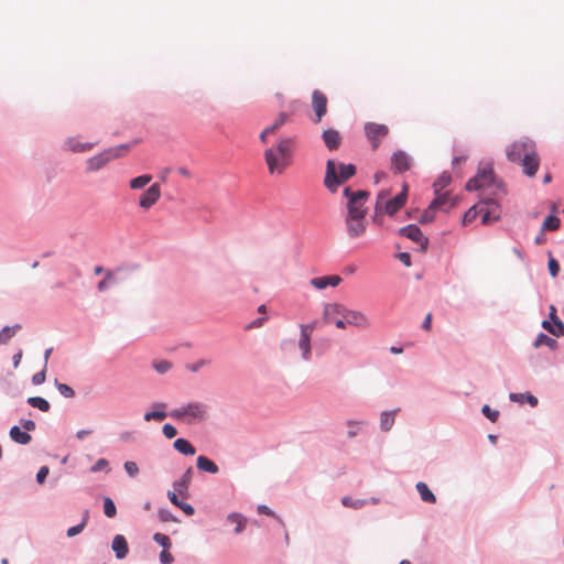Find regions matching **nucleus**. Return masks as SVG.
<instances>
[{"label":"nucleus","instance_id":"1","mask_svg":"<svg viewBox=\"0 0 564 564\" xmlns=\"http://www.w3.org/2000/svg\"><path fill=\"white\" fill-rule=\"evenodd\" d=\"M507 158L509 161L520 163L523 173L528 176H534L540 166V158L535 150V144L529 139L514 141L507 148Z\"/></svg>","mask_w":564,"mask_h":564},{"label":"nucleus","instance_id":"2","mask_svg":"<svg viewBox=\"0 0 564 564\" xmlns=\"http://www.w3.org/2000/svg\"><path fill=\"white\" fill-rule=\"evenodd\" d=\"M294 140L292 138L281 139L276 145L264 151V160L271 175H281L292 162Z\"/></svg>","mask_w":564,"mask_h":564},{"label":"nucleus","instance_id":"3","mask_svg":"<svg viewBox=\"0 0 564 564\" xmlns=\"http://www.w3.org/2000/svg\"><path fill=\"white\" fill-rule=\"evenodd\" d=\"M408 197V185L404 184L402 192L393 198H389L388 192H380L377 195L372 221L378 226L383 225L384 215H395L405 204Z\"/></svg>","mask_w":564,"mask_h":564},{"label":"nucleus","instance_id":"4","mask_svg":"<svg viewBox=\"0 0 564 564\" xmlns=\"http://www.w3.org/2000/svg\"><path fill=\"white\" fill-rule=\"evenodd\" d=\"M355 174L356 166L354 164L337 163L334 160H328L324 185L329 192L336 193L338 187Z\"/></svg>","mask_w":564,"mask_h":564},{"label":"nucleus","instance_id":"5","mask_svg":"<svg viewBox=\"0 0 564 564\" xmlns=\"http://www.w3.org/2000/svg\"><path fill=\"white\" fill-rule=\"evenodd\" d=\"M466 189L479 191L480 194L492 196H502L505 193L502 185L495 180L491 167L480 170L475 177L467 182Z\"/></svg>","mask_w":564,"mask_h":564},{"label":"nucleus","instance_id":"6","mask_svg":"<svg viewBox=\"0 0 564 564\" xmlns=\"http://www.w3.org/2000/svg\"><path fill=\"white\" fill-rule=\"evenodd\" d=\"M171 417L184 421L187 424L198 423L207 417V406L200 402H191L184 406L174 409Z\"/></svg>","mask_w":564,"mask_h":564},{"label":"nucleus","instance_id":"7","mask_svg":"<svg viewBox=\"0 0 564 564\" xmlns=\"http://www.w3.org/2000/svg\"><path fill=\"white\" fill-rule=\"evenodd\" d=\"M500 197L501 196H492L485 193L479 194V212L482 225H488L500 219L501 208L498 203Z\"/></svg>","mask_w":564,"mask_h":564},{"label":"nucleus","instance_id":"8","mask_svg":"<svg viewBox=\"0 0 564 564\" xmlns=\"http://www.w3.org/2000/svg\"><path fill=\"white\" fill-rule=\"evenodd\" d=\"M128 145H119L115 148H109L104 150L102 152L89 158L86 161V166L88 172H97L105 167L112 160L122 156L128 151Z\"/></svg>","mask_w":564,"mask_h":564},{"label":"nucleus","instance_id":"9","mask_svg":"<svg viewBox=\"0 0 564 564\" xmlns=\"http://www.w3.org/2000/svg\"><path fill=\"white\" fill-rule=\"evenodd\" d=\"M344 196L347 198V215H365L367 216L368 208L366 203L369 198L367 191H351L350 187L344 189Z\"/></svg>","mask_w":564,"mask_h":564},{"label":"nucleus","instance_id":"10","mask_svg":"<svg viewBox=\"0 0 564 564\" xmlns=\"http://www.w3.org/2000/svg\"><path fill=\"white\" fill-rule=\"evenodd\" d=\"M345 305L340 303H326L323 307V323L335 324L339 329H346Z\"/></svg>","mask_w":564,"mask_h":564},{"label":"nucleus","instance_id":"11","mask_svg":"<svg viewBox=\"0 0 564 564\" xmlns=\"http://www.w3.org/2000/svg\"><path fill=\"white\" fill-rule=\"evenodd\" d=\"M346 231L349 238L356 239L364 236L367 231L368 221L365 215L345 216Z\"/></svg>","mask_w":564,"mask_h":564},{"label":"nucleus","instance_id":"12","mask_svg":"<svg viewBox=\"0 0 564 564\" xmlns=\"http://www.w3.org/2000/svg\"><path fill=\"white\" fill-rule=\"evenodd\" d=\"M365 132L372 144V149L376 150L381 143L382 139L388 135L389 128L386 124L369 122L365 126Z\"/></svg>","mask_w":564,"mask_h":564},{"label":"nucleus","instance_id":"13","mask_svg":"<svg viewBox=\"0 0 564 564\" xmlns=\"http://www.w3.org/2000/svg\"><path fill=\"white\" fill-rule=\"evenodd\" d=\"M161 197V186L158 183L152 184L139 198V206L142 209H150Z\"/></svg>","mask_w":564,"mask_h":564},{"label":"nucleus","instance_id":"14","mask_svg":"<svg viewBox=\"0 0 564 564\" xmlns=\"http://www.w3.org/2000/svg\"><path fill=\"white\" fill-rule=\"evenodd\" d=\"M327 104L328 99L324 93L321 90H314L312 94V107L316 115L315 122H321L322 118L327 112Z\"/></svg>","mask_w":564,"mask_h":564},{"label":"nucleus","instance_id":"15","mask_svg":"<svg viewBox=\"0 0 564 564\" xmlns=\"http://www.w3.org/2000/svg\"><path fill=\"white\" fill-rule=\"evenodd\" d=\"M412 165V160L408 153L402 150L395 151L391 156V166L394 172L403 173L409 171Z\"/></svg>","mask_w":564,"mask_h":564},{"label":"nucleus","instance_id":"16","mask_svg":"<svg viewBox=\"0 0 564 564\" xmlns=\"http://www.w3.org/2000/svg\"><path fill=\"white\" fill-rule=\"evenodd\" d=\"M400 235L413 240L421 246L422 250L426 249L427 238L424 237L422 230L416 225H408L399 230Z\"/></svg>","mask_w":564,"mask_h":564},{"label":"nucleus","instance_id":"17","mask_svg":"<svg viewBox=\"0 0 564 564\" xmlns=\"http://www.w3.org/2000/svg\"><path fill=\"white\" fill-rule=\"evenodd\" d=\"M345 322L348 325L366 328L369 326L368 317L360 311H354L345 306Z\"/></svg>","mask_w":564,"mask_h":564},{"label":"nucleus","instance_id":"18","mask_svg":"<svg viewBox=\"0 0 564 564\" xmlns=\"http://www.w3.org/2000/svg\"><path fill=\"white\" fill-rule=\"evenodd\" d=\"M436 197L430 204L432 210H449L456 204L455 199L451 197L448 192H440L435 194Z\"/></svg>","mask_w":564,"mask_h":564},{"label":"nucleus","instance_id":"19","mask_svg":"<svg viewBox=\"0 0 564 564\" xmlns=\"http://www.w3.org/2000/svg\"><path fill=\"white\" fill-rule=\"evenodd\" d=\"M340 282L341 278L339 275L318 276L311 280V284L317 290H323L327 286L336 288Z\"/></svg>","mask_w":564,"mask_h":564},{"label":"nucleus","instance_id":"20","mask_svg":"<svg viewBox=\"0 0 564 564\" xmlns=\"http://www.w3.org/2000/svg\"><path fill=\"white\" fill-rule=\"evenodd\" d=\"M96 145L94 142H80L76 138H68L65 141V148L68 151H72L74 153H83L88 152L93 150V148Z\"/></svg>","mask_w":564,"mask_h":564},{"label":"nucleus","instance_id":"21","mask_svg":"<svg viewBox=\"0 0 564 564\" xmlns=\"http://www.w3.org/2000/svg\"><path fill=\"white\" fill-rule=\"evenodd\" d=\"M111 547L118 558H124L129 552L127 540L120 534H117L113 538Z\"/></svg>","mask_w":564,"mask_h":564},{"label":"nucleus","instance_id":"22","mask_svg":"<svg viewBox=\"0 0 564 564\" xmlns=\"http://www.w3.org/2000/svg\"><path fill=\"white\" fill-rule=\"evenodd\" d=\"M323 140L329 150H336L341 142V137L337 130L328 129L323 132Z\"/></svg>","mask_w":564,"mask_h":564},{"label":"nucleus","instance_id":"23","mask_svg":"<svg viewBox=\"0 0 564 564\" xmlns=\"http://www.w3.org/2000/svg\"><path fill=\"white\" fill-rule=\"evenodd\" d=\"M10 437L18 444L26 445L31 442L32 437L28 432L21 431V429L17 425L10 429Z\"/></svg>","mask_w":564,"mask_h":564},{"label":"nucleus","instance_id":"24","mask_svg":"<svg viewBox=\"0 0 564 564\" xmlns=\"http://www.w3.org/2000/svg\"><path fill=\"white\" fill-rule=\"evenodd\" d=\"M196 466L199 470L209 474H217L219 470L218 466L212 459L203 455L197 457Z\"/></svg>","mask_w":564,"mask_h":564},{"label":"nucleus","instance_id":"25","mask_svg":"<svg viewBox=\"0 0 564 564\" xmlns=\"http://www.w3.org/2000/svg\"><path fill=\"white\" fill-rule=\"evenodd\" d=\"M191 479H192V469L188 468L180 480L174 481L173 487H174L175 492H178L180 495H185L188 489Z\"/></svg>","mask_w":564,"mask_h":564},{"label":"nucleus","instance_id":"26","mask_svg":"<svg viewBox=\"0 0 564 564\" xmlns=\"http://www.w3.org/2000/svg\"><path fill=\"white\" fill-rule=\"evenodd\" d=\"M542 327L556 337L564 336V324L562 321H543Z\"/></svg>","mask_w":564,"mask_h":564},{"label":"nucleus","instance_id":"27","mask_svg":"<svg viewBox=\"0 0 564 564\" xmlns=\"http://www.w3.org/2000/svg\"><path fill=\"white\" fill-rule=\"evenodd\" d=\"M154 408H156L159 410L147 412L144 414V420L147 422H150V421H163L166 417V413L164 412V409L166 408L165 403H156V404H154Z\"/></svg>","mask_w":564,"mask_h":564},{"label":"nucleus","instance_id":"28","mask_svg":"<svg viewBox=\"0 0 564 564\" xmlns=\"http://www.w3.org/2000/svg\"><path fill=\"white\" fill-rule=\"evenodd\" d=\"M416 490L420 494V497L424 502H429V503L436 502L435 495L430 490V488L427 487V485L425 482L419 481L416 484Z\"/></svg>","mask_w":564,"mask_h":564},{"label":"nucleus","instance_id":"29","mask_svg":"<svg viewBox=\"0 0 564 564\" xmlns=\"http://www.w3.org/2000/svg\"><path fill=\"white\" fill-rule=\"evenodd\" d=\"M167 497H169L170 501H171L174 506H176V507H178L181 510H183V511L185 512V514H187V516H193V514H194V512H195L194 508H193L191 505H188V503H186V502L181 501V500L178 499V497H177V495H176V492H175V491H169V492H167Z\"/></svg>","mask_w":564,"mask_h":564},{"label":"nucleus","instance_id":"30","mask_svg":"<svg viewBox=\"0 0 564 564\" xmlns=\"http://www.w3.org/2000/svg\"><path fill=\"white\" fill-rule=\"evenodd\" d=\"M174 448L183 455H194L196 453L195 447L185 438H177L174 444Z\"/></svg>","mask_w":564,"mask_h":564},{"label":"nucleus","instance_id":"31","mask_svg":"<svg viewBox=\"0 0 564 564\" xmlns=\"http://www.w3.org/2000/svg\"><path fill=\"white\" fill-rule=\"evenodd\" d=\"M547 346L550 349L552 350H555L558 346L557 341L551 337H549L547 335H545L544 333H540L534 343H533V346L535 348H539L540 346Z\"/></svg>","mask_w":564,"mask_h":564},{"label":"nucleus","instance_id":"32","mask_svg":"<svg viewBox=\"0 0 564 564\" xmlns=\"http://www.w3.org/2000/svg\"><path fill=\"white\" fill-rule=\"evenodd\" d=\"M20 329V324L3 327L0 332V344H7Z\"/></svg>","mask_w":564,"mask_h":564},{"label":"nucleus","instance_id":"33","mask_svg":"<svg viewBox=\"0 0 564 564\" xmlns=\"http://www.w3.org/2000/svg\"><path fill=\"white\" fill-rule=\"evenodd\" d=\"M299 347L302 350L303 358L307 360L311 356V336L306 333H301Z\"/></svg>","mask_w":564,"mask_h":564},{"label":"nucleus","instance_id":"34","mask_svg":"<svg viewBox=\"0 0 564 564\" xmlns=\"http://www.w3.org/2000/svg\"><path fill=\"white\" fill-rule=\"evenodd\" d=\"M452 182V176L449 173H442L437 180L433 183L434 193L438 194L440 192H443L445 187L449 185Z\"/></svg>","mask_w":564,"mask_h":564},{"label":"nucleus","instance_id":"35","mask_svg":"<svg viewBox=\"0 0 564 564\" xmlns=\"http://www.w3.org/2000/svg\"><path fill=\"white\" fill-rule=\"evenodd\" d=\"M227 521L229 523H232L235 524V532L236 533H241L245 528H246V523H247V520L246 518H243L241 514L239 513H230L228 517H227Z\"/></svg>","mask_w":564,"mask_h":564},{"label":"nucleus","instance_id":"36","mask_svg":"<svg viewBox=\"0 0 564 564\" xmlns=\"http://www.w3.org/2000/svg\"><path fill=\"white\" fill-rule=\"evenodd\" d=\"M152 181V176L150 174H143L131 178L129 182V186L131 189H141L145 187Z\"/></svg>","mask_w":564,"mask_h":564},{"label":"nucleus","instance_id":"37","mask_svg":"<svg viewBox=\"0 0 564 564\" xmlns=\"http://www.w3.org/2000/svg\"><path fill=\"white\" fill-rule=\"evenodd\" d=\"M398 410L391 411V412H382L380 417V427L382 431H389L391 430L393 423H394V416Z\"/></svg>","mask_w":564,"mask_h":564},{"label":"nucleus","instance_id":"38","mask_svg":"<svg viewBox=\"0 0 564 564\" xmlns=\"http://www.w3.org/2000/svg\"><path fill=\"white\" fill-rule=\"evenodd\" d=\"M28 403L31 406L37 408L39 410H41L43 412H47L51 408L50 403L41 397H30L28 399Z\"/></svg>","mask_w":564,"mask_h":564},{"label":"nucleus","instance_id":"39","mask_svg":"<svg viewBox=\"0 0 564 564\" xmlns=\"http://www.w3.org/2000/svg\"><path fill=\"white\" fill-rule=\"evenodd\" d=\"M343 506L352 509H360L368 503L365 499H352L351 497H344L341 499Z\"/></svg>","mask_w":564,"mask_h":564},{"label":"nucleus","instance_id":"40","mask_svg":"<svg viewBox=\"0 0 564 564\" xmlns=\"http://www.w3.org/2000/svg\"><path fill=\"white\" fill-rule=\"evenodd\" d=\"M479 203L473 207H470L466 214L464 215V218H463V224L464 225H468L470 223H473L477 216L480 214L479 212Z\"/></svg>","mask_w":564,"mask_h":564},{"label":"nucleus","instance_id":"41","mask_svg":"<svg viewBox=\"0 0 564 564\" xmlns=\"http://www.w3.org/2000/svg\"><path fill=\"white\" fill-rule=\"evenodd\" d=\"M87 519H88V512L86 511V513L83 518V521L79 524L74 525L67 530V536L73 538V536L79 534L84 530V528L87 523Z\"/></svg>","mask_w":564,"mask_h":564},{"label":"nucleus","instance_id":"42","mask_svg":"<svg viewBox=\"0 0 564 564\" xmlns=\"http://www.w3.org/2000/svg\"><path fill=\"white\" fill-rule=\"evenodd\" d=\"M104 512L108 518H113L117 514V508L110 498L104 499Z\"/></svg>","mask_w":564,"mask_h":564},{"label":"nucleus","instance_id":"43","mask_svg":"<svg viewBox=\"0 0 564 564\" xmlns=\"http://www.w3.org/2000/svg\"><path fill=\"white\" fill-rule=\"evenodd\" d=\"M153 540L158 544H160L163 547V550L164 549H170L171 545H172L171 539L167 535L163 534V533H155L153 535Z\"/></svg>","mask_w":564,"mask_h":564},{"label":"nucleus","instance_id":"44","mask_svg":"<svg viewBox=\"0 0 564 564\" xmlns=\"http://www.w3.org/2000/svg\"><path fill=\"white\" fill-rule=\"evenodd\" d=\"M560 227V219L555 216H549L543 223V228L547 230H556Z\"/></svg>","mask_w":564,"mask_h":564},{"label":"nucleus","instance_id":"45","mask_svg":"<svg viewBox=\"0 0 564 564\" xmlns=\"http://www.w3.org/2000/svg\"><path fill=\"white\" fill-rule=\"evenodd\" d=\"M113 282V273L108 271L106 276L98 283L97 288L99 291H106L110 284Z\"/></svg>","mask_w":564,"mask_h":564},{"label":"nucleus","instance_id":"46","mask_svg":"<svg viewBox=\"0 0 564 564\" xmlns=\"http://www.w3.org/2000/svg\"><path fill=\"white\" fill-rule=\"evenodd\" d=\"M482 414L491 422H496L499 417V411L492 410L489 405H484L481 409Z\"/></svg>","mask_w":564,"mask_h":564},{"label":"nucleus","instance_id":"47","mask_svg":"<svg viewBox=\"0 0 564 564\" xmlns=\"http://www.w3.org/2000/svg\"><path fill=\"white\" fill-rule=\"evenodd\" d=\"M57 390L65 398H73L75 395V391L72 387L65 384V383H56Z\"/></svg>","mask_w":564,"mask_h":564},{"label":"nucleus","instance_id":"48","mask_svg":"<svg viewBox=\"0 0 564 564\" xmlns=\"http://www.w3.org/2000/svg\"><path fill=\"white\" fill-rule=\"evenodd\" d=\"M124 470L130 477H135L139 474V467L134 462H126Z\"/></svg>","mask_w":564,"mask_h":564},{"label":"nucleus","instance_id":"49","mask_svg":"<svg viewBox=\"0 0 564 564\" xmlns=\"http://www.w3.org/2000/svg\"><path fill=\"white\" fill-rule=\"evenodd\" d=\"M46 379V367L44 366L43 370L40 371V372H36L33 377H32V382L33 384L35 386H40L42 384Z\"/></svg>","mask_w":564,"mask_h":564},{"label":"nucleus","instance_id":"50","mask_svg":"<svg viewBox=\"0 0 564 564\" xmlns=\"http://www.w3.org/2000/svg\"><path fill=\"white\" fill-rule=\"evenodd\" d=\"M317 327V321H313L307 324L300 325L301 333H306L307 335L312 336L313 332Z\"/></svg>","mask_w":564,"mask_h":564},{"label":"nucleus","instance_id":"51","mask_svg":"<svg viewBox=\"0 0 564 564\" xmlns=\"http://www.w3.org/2000/svg\"><path fill=\"white\" fill-rule=\"evenodd\" d=\"M154 369L159 373H164L171 368V364L169 361L162 360L153 364Z\"/></svg>","mask_w":564,"mask_h":564},{"label":"nucleus","instance_id":"52","mask_svg":"<svg viewBox=\"0 0 564 564\" xmlns=\"http://www.w3.org/2000/svg\"><path fill=\"white\" fill-rule=\"evenodd\" d=\"M174 557L173 555L169 552V549H164L161 553H160V562L162 564H171L173 562Z\"/></svg>","mask_w":564,"mask_h":564},{"label":"nucleus","instance_id":"53","mask_svg":"<svg viewBox=\"0 0 564 564\" xmlns=\"http://www.w3.org/2000/svg\"><path fill=\"white\" fill-rule=\"evenodd\" d=\"M549 271L553 278H555L558 274L560 264L554 258H551L549 261Z\"/></svg>","mask_w":564,"mask_h":564},{"label":"nucleus","instance_id":"54","mask_svg":"<svg viewBox=\"0 0 564 564\" xmlns=\"http://www.w3.org/2000/svg\"><path fill=\"white\" fill-rule=\"evenodd\" d=\"M162 431L166 438H173L177 434L176 429L171 424H165Z\"/></svg>","mask_w":564,"mask_h":564},{"label":"nucleus","instance_id":"55","mask_svg":"<svg viewBox=\"0 0 564 564\" xmlns=\"http://www.w3.org/2000/svg\"><path fill=\"white\" fill-rule=\"evenodd\" d=\"M108 466V460L105 459V458H99L95 465L90 468V470L93 473H97V471H100L102 469H105L106 467Z\"/></svg>","mask_w":564,"mask_h":564},{"label":"nucleus","instance_id":"56","mask_svg":"<svg viewBox=\"0 0 564 564\" xmlns=\"http://www.w3.org/2000/svg\"><path fill=\"white\" fill-rule=\"evenodd\" d=\"M50 473V469L47 466H42L40 468V470L37 471V475H36V480L40 482V484H43L45 478L47 477Z\"/></svg>","mask_w":564,"mask_h":564},{"label":"nucleus","instance_id":"57","mask_svg":"<svg viewBox=\"0 0 564 564\" xmlns=\"http://www.w3.org/2000/svg\"><path fill=\"white\" fill-rule=\"evenodd\" d=\"M22 426L24 427L25 432H32L36 429V424L32 420L22 421Z\"/></svg>","mask_w":564,"mask_h":564},{"label":"nucleus","instance_id":"58","mask_svg":"<svg viewBox=\"0 0 564 564\" xmlns=\"http://www.w3.org/2000/svg\"><path fill=\"white\" fill-rule=\"evenodd\" d=\"M434 212L435 210H432L430 208L427 210H425V213L422 215L421 221L422 223H429V221L433 220Z\"/></svg>","mask_w":564,"mask_h":564},{"label":"nucleus","instance_id":"59","mask_svg":"<svg viewBox=\"0 0 564 564\" xmlns=\"http://www.w3.org/2000/svg\"><path fill=\"white\" fill-rule=\"evenodd\" d=\"M431 327H432V314L429 313L426 316H425V319L422 324V328L425 329V330H431Z\"/></svg>","mask_w":564,"mask_h":564},{"label":"nucleus","instance_id":"60","mask_svg":"<svg viewBox=\"0 0 564 564\" xmlns=\"http://www.w3.org/2000/svg\"><path fill=\"white\" fill-rule=\"evenodd\" d=\"M258 512L262 513V514H267V516H272V517L274 516V512L269 507H267L264 505H260L258 507Z\"/></svg>","mask_w":564,"mask_h":564},{"label":"nucleus","instance_id":"61","mask_svg":"<svg viewBox=\"0 0 564 564\" xmlns=\"http://www.w3.org/2000/svg\"><path fill=\"white\" fill-rule=\"evenodd\" d=\"M290 120V115L286 113V112H281L278 118H276V121L283 126L284 123H286L288 121Z\"/></svg>","mask_w":564,"mask_h":564},{"label":"nucleus","instance_id":"62","mask_svg":"<svg viewBox=\"0 0 564 564\" xmlns=\"http://www.w3.org/2000/svg\"><path fill=\"white\" fill-rule=\"evenodd\" d=\"M22 359V350H19L12 358L13 360V367L18 368L20 366Z\"/></svg>","mask_w":564,"mask_h":564},{"label":"nucleus","instance_id":"63","mask_svg":"<svg viewBox=\"0 0 564 564\" xmlns=\"http://www.w3.org/2000/svg\"><path fill=\"white\" fill-rule=\"evenodd\" d=\"M400 260L406 265V267H410L411 265V257L409 253L404 252V253H401L400 254Z\"/></svg>","mask_w":564,"mask_h":564},{"label":"nucleus","instance_id":"64","mask_svg":"<svg viewBox=\"0 0 564 564\" xmlns=\"http://www.w3.org/2000/svg\"><path fill=\"white\" fill-rule=\"evenodd\" d=\"M91 433L90 430H79L77 433H76V437L78 440H84L87 435H89Z\"/></svg>","mask_w":564,"mask_h":564}]
</instances>
